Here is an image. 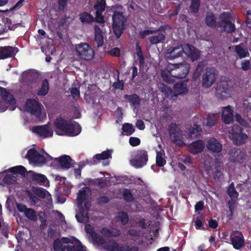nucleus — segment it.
Listing matches in <instances>:
<instances>
[{
	"label": "nucleus",
	"mask_w": 251,
	"mask_h": 251,
	"mask_svg": "<svg viewBox=\"0 0 251 251\" xmlns=\"http://www.w3.org/2000/svg\"><path fill=\"white\" fill-rule=\"evenodd\" d=\"M102 12H95V15L96 17L94 18L95 21L96 22L100 23V24H104V17L102 16Z\"/></svg>",
	"instance_id": "obj_61"
},
{
	"label": "nucleus",
	"mask_w": 251,
	"mask_h": 251,
	"mask_svg": "<svg viewBox=\"0 0 251 251\" xmlns=\"http://www.w3.org/2000/svg\"><path fill=\"white\" fill-rule=\"evenodd\" d=\"M100 233L106 237H118L120 235L121 230L117 228L108 229L103 227L100 230Z\"/></svg>",
	"instance_id": "obj_31"
},
{
	"label": "nucleus",
	"mask_w": 251,
	"mask_h": 251,
	"mask_svg": "<svg viewBox=\"0 0 251 251\" xmlns=\"http://www.w3.org/2000/svg\"><path fill=\"white\" fill-rule=\"evenodd\" d=\"M229 159L231 162L241 164L246 160V152L237 148L231 149L229 151Z\"/></svg>",
	"instance_id": "obj_13"
},
{
	"label": "nucleus",
	"mask_w": 251,
	"mask_h": 251,
	"mask_svg": "<svg viewBox=\"0 0 251 251\" xmlns=\"http://www.w3.org/2000/svg\"><path fill=\"white\" fill-rule=\"evenodd\" d=\"M184 54L189 57L192 62L197 60L200 57V51L194 46L187 44L183 45Z\"/></svg>",
	"instance_id": "obj_18"
},
{
	"label": "nucleus",
	"mask_w": 251,
	"mask_h": 251,
	"mask_svg": "<svg viewBox=\"0 0 251 251\" xmlns=\"http://www.w3.org/2000/svg\"><path fill=\"white\" fill-rule=\"evenodd\" d=\"M32 131L44 138L51 137L53 135V131L50 130V126L48 124L34 126L32 128Z\"/></svg>",
	"instance_id": "obj_20"
},
{
	"label": "nucleus",
	"mask_w": 251,
	"mask_h": 251,
	"mask_svg": "<svg viewBox=\"0 0 251 251\" xmlns=\"http://www.w3.org/2000/svg\"><path fill=\"white\" fill-rule=\"evenodd\" d=\"M168 25H161L157 30H144L140 33L142 38L144 39L147 35L155 33L157 31L165 30V27Z\"/></svg>",
	"instance_id": "obj_49"
},
{
	"label": "nucleus",
	"mask_w": 251,
	"mask_h": 251,
	"mask_svg": "<svg viewBox=\"0 0 251 251\" xmlns=\"http://www.w3.org/2000/svg\"><path fill=\"white\" fill-rule=\"evenodd\" d=\"M79 20L83 24H90L95 21L93 16L87 12H84L79 15Z\"/></svg>",
	"instance_id": "obj_36"
},
{
	"label": "nucleus",
	"mask_w": 251,
	"mask_h": 251,
	"mask_svg": "<svg viewBox=\"0 0 251 251\" xmlns=\"http://www.w3.org/2000/svg\"><path fill=\"white\" fill-rule=\"evenodd\" d=\"M19 51L17 47L10 46L0 47V60L14 57Z\"/></svg>",
	"instance_id": "obj_17"
},
{
	"label": "nucleus",
	"mask_w": 251,
	"mask_h": 251,
	"mask_svg": "<svg viewBox=\"0 0 251 251\" xmlns=\"http://www.w3.org/2000/svg\"><path fill=\"white\" fill-rule=\"evenodd\" d=\"M91 238L95 244L104 246V244L106 243L105 239L97 232L94 234V235Z\"/></svg>",
	"instance_id": "obj_43"
},
{
	"label": "nucleus",
	"mask_w": 251,
	"mask_h": 251,
	"mask_svg": "<svg viewBox=\"0 0 251 251\" xmlns=\"http://www.w3.org/2000/svg\"><path fill=\"white\" fill-rule=\"evenodd\" d=\"M128 235L132 237H140L142 236V232L140 230L130 229L127 231Z\"/></svg>",
	"instance_id": "obj_56"
},
{
	"label": "nucleus",
	"mask_w": 251,
	"mask_h": 251,
	"mask_svg": "<svg viewBox=\"0 0 251 251\" xmlns=\"http://www.w3.org/2000/svg\"><path fill=\"white\" fill-rule=\"evenodd\" d=\"M129 143L131 146L136 147L140 145L141 141L138 137H131L129 139Z\"/></svg>",
	"instance_id": "obj_64"
},
{
	"label": "nucleus",
	"mask_w": 251,
	"mask_h": 251,
	"mask_svg": "<svg viewBox=\"0 0 251 251\" xmlns=\"http://www.w3.org/2000/svg\"><path fill=\"white\" fill-rule=\"evenodd\" d=\"M30 177L33 181L40 184H42L47 179L45 175L36 173L31 174Z\"/></svg>",
	"instance_id": "obj_38"
},
{
	"label": "nucleus",
	"mask_w": 251,
	"mask_h": 251,
	"mask_svg": "<svg viewBox=\"0 0 251 251\" xmlns=\"http://www.w3.org/2000/svg\"><path fill=\"white\" fill-rule=\"evenodd\" d=\"M26 157L30 162L34 165H43L47 161L44 155L41 154L37 150L32 148L29 149L26 155Z\"/></svg>",
	"instance_id": "obj_9"
},
{
	"label": "nucleus",
	"mask_w": 251,
	"mask_h": 251,
	"mask_svg": "<svg viewBox=\"0 0 251 251\" xmlns=\"http://www.w3.org/2000/svg\"><path fill=\"white\" fill-rule=\"evenodd\" d=\"M69 0H57L58 7L57 9L59 11L64 12L65 9L67 6L68 1Z\"/></svg>",
	"instance_id": "obj_55"
},
{
	"label": "nucleus",
	"mask_w": 251,
	"mask_h": 251,
	"mask_svg": "<svg viewBox=\"0 0 251 251\" xmlns=\"http://www.w3.org/2000/svg\"><path fill=\"white\" fill-rule=\"evenodd\" d=\"M166 163V160L162 157V153L160 151L157 152L156 156V164L158 167L164 166Z\"/></svg>",
	"instance_id": "obj_50"
},
{
	"label": "nucleus",
	"mask_w": 251,
	"mask_h": 251,
	"mask_svg": "<svg viewBox=\"0 0 251 251\" xmlns=\"http://www.w3.org/2000/svg\"><path fill=\"white\" fill-rule=\"evenodd\" d=\"M77 55L81 59L90 61L95 56V51L88 43H82L75 45Z\"/></svg>",
	"instance_id": "obj_4"
},
{
	"label": "nucleus",
	"mask_w": 251,
	"mask_h": 251,
	"mask_svg": "<svg viewBox=\"0 0 251 251\" xmlns=\"http://www.w3.org/2000/svg\"><path fill=\"white\" fill-rule=\"evenodd\" d=\"M148 39L151 45H155L164 43L165 40V36L162 33H158L157 35L149 37Z\"/></svg>",
	"instance_id": "obj_34"
},
{
	"label": "nucleus",
	"mask_w": 251,
	"mask_h": 251,
	"mask_svg": "<svg viewBox=\"0 0 251 251\" xmlns=\"http://www.w3.org/2000/svg\"><path fill=\"white\" fill-rule=\"evenodd\" d=\"M206 147L208 150L213 153H219L223 149L222 144L214 138L209 139L206 144Z\"/></svg>",
	"instance_id": "obj_22"
},
{
	"label": "nucleus",
	"mask_w": 251,
	"mask_h": 251,
	"mask_svg": "<svg viewBox=\"0 0 251 251\" xmlns=\"http://www.w3.org/2000/svg\"><path fill=\"white\" fill-rule=\"evenodd\" d=\"M243 44L235 46L234 50L240 58H243L250 56L248 50L242 47Z\"/></svg>",
	"instance_id": "obj_32"
},
{
	"label": "nucleus",
	"mask_w": 251,
	"mask_h": 251,
	"mask_svg": "<svg viewBox=\"0 0 251 251\" xmlns=\"http://www.w3.org/2000/svg\"><path fill=\"white\" fill-rule=\"evenodd\" d=\"M117 218L120 220L122 225L124 226L126 225L128 222L129 216L126 212H122L119 213Z\"/></svg>",
	"instance_id": "obj_51"
},
{
	"label": "nucleus",
	"mask_w": 251,
	"mask_h": 251,
	"mask_svg": "<svg viewBox=\"0 0 251 251\" xmlns=\"http://www.w3.org/2000/svg\"><path fill=\"white\" fill-rule=\"evenodd\" d=\"M205 64L203 61H200L198 63L196 70L192 75V80L195 83H200V76L201 75L202 70L204 69Z\"/></svg>",
	"instance_id": "obj_25"
},
{
	"label": "nucleus",
	"mask_w": 251,
	"mask_h": 251,
	"mask_svg": "<svg viewBox=\"0 0 251 251\" xmlns=\"http://www.w3.org/2000/svg\"><path fill=\"white\" fill-rule=\"evenodd\" d=\"M117 78L118 81L114 82L113 83L112 86L115 89H120L121 90H123L124 87V83L123 82V81L119 80V75H118Z\"/></svg>",
	"instance_id": "obj_58"
},
{
	"label": "nucleus",
	"mask_w": 251,
	"mask_h": 251,
	"mask_svg": "<svg viewBox=\"0 0 251 251\" xmlns=\"http://www.w3.org/2000/svg\"><path fill=\"white\" fill-rule=\"evenodd\" d=\"M95 41L97 44L98 47H101L103 44L104 33L98 25L94 26Z\"/></svg>",
	"instance_id": "obj_28"
},
{
	"label": "nucleus",
	"mask_w": 251,
	"mask_h": 251,
	"mask_svg": "<svg viewBox=\"0 0 251 251\" xmlns=\"http://www.w3.org/2000/svg\"><path fill=\"white\" fill-rule=\"evenodd\" d=\"M17 177L13 175H6L3 179L4 183L7 185L13 184L16 182Z\"/></svg>",
	"instance_id": "obj_47"
},
{
	"label": "nucleus",
	"mask_w": 251,
	"mask_h": 251,
	"mask_svg": "<svg viewBox=\"0 0 251 251\" xmlns=\"http://www.w3.org/2000/svg\"><path fill=\"white\" fill-rule=\"evenodd\" d=\"M229 13L224 12L221 15V21L219 26L223 27L224 31L232 33L235 30V25L229 21Z\"/></svg>",
	"instance_id": "obj_14"
},
{
	"label": "nucleus",
	"mask_w": 251,
	"mask_h": 251,
	"mask_svg": "<svg viewBox=\"0 0 251 251\" xmlns=\"http://www.w3.org/2000/svg\"><path fill=\"white\" fill-rule=\"evenodd\" d=\"M8 171L13 173V175L19 174L21 175H25L26 170L24 166L19 165L9 168Z\"/></svg>",
	"instance_id": "obj_39"
},
{
	"label": "nucleus",
	"mask_w": 251,
	"mask_h": 251,
	"mask_svg": "<svg viewBox=\"0 0 251 251\" xmlns=\"http://www.w3.org/2000/svg\"><path fill=\"white\" fill-rule=\"evenodd\" d=\"M1 97L2 99L6 101L7 103L13 105L15 104L16 102L15 99L13 96L8 91L6 88L1 87Z\"/></svg>",
	"instance_id": "obj_26"
},
{
	"label": "nucleus",
	"mask_w": 251,
	"mask_h": 251,
	"mask_svg": "<svg viewBox=\"0 0 251 251\" xmlns=\"http://www.w3.org/2000/svg\"><path fill=\"white\" fill-rule=\"evenodd\" d=\"M54 126L55 131L58 135H63L65 133L72 136H76L81 131V127L78 123H73L71 120L67 121L61 117L55 120Z\"/></svg>",
	"instance_id": "obj_3"
},
{
	"label": "nucleus",
	"mask_w": 251,
	"mask_h": 251,
	"mask_svg": "<svg viewBox=\"0 0 251 251\" xmlns=\"http://www.w3.org/2000/svg\"><path fill=\"white\" fill-rule=\"evenodd\" d=\"M230 240L234 248L240 249L244 245V239L242 234L238 231L232 232L230 234Z\"/></svg>",
	"instance_id": "obj_19"
},
{
	"label": "nucleus",
	"mask_w": 251,
	"mask_h": 251,
	"mask_svg": "<svg viewBox=\"0 0 251 251\" xmlns=\"http://www.w3.org/2000/svg\"><path fill=\"white\" fill-rule=\"evenodd\" d=\"M49 83L47 79L45 78L42 81L41 87L37 92L39 96H45L49 92Z\"/></svg>",
	"instance_id": "obj_35"
},
{
	"label": "nucleus",
	"mask_w": 251,
	"mask_h": 251,
	"mask_svg": "<svg viewBox=\"0 0 251 251\" xmlns=\"http://www.w3.org/2000/svg\"><path fill=\"white\" fill-rule=\"evenodd\" d=\"M125 9L122 5L117 4L107 6L106 12L112 14V28L114 34L117 38H120L125 29L127 18L124 15Z\"/></svg>",
	"instance_id": "obj_2"
},
{
	"label": "nucleus",
	"mask_w": 251,
	"mask_h": 251,
	"mask_svg": "<svg viewBox=\"0 0 251 251\" xmlns=\"http://www.w3.org/2000/svg\"><path fill=\"white\" fill-rule=\"evenodd\" d=\"M161 92L163 93L167 98L171 97L173 95V90L167 85L161 83L159 86Z\"/></svg>",
	"instance_id": "obj_41"
},
{
	"label": "nucleus",
	"mask_w": 251,
	"mask_h": 251,
	"mask_svg": "<svg viewBox=\"0 0 251 251\" xmlns=\"http://www.w3.org/2000/svg\"><path fill=\"white\" fill-rule=\"evenodd\" d=\"M199 117H195L194 120V124L193 126L191 127L189 130V135L191 137H197L200 135L201 132L202 130V127L199 122L197 120Z\"/></svg>",
	"instance_id": "obj_29"
},
{
	"label": "nucleus",
	"mask_w": 251,
	"mask_h": 251,
	"mask_svg": "<svg viewBox=\"0 0 251 251\" xmlns=\"http://www.w3.org/2000/svg\"><path fill=\"white\" fill-rule=\"evenodd\" d=\"M123 131L126 133L127 136L131 135L135 132V128L131 124L125 123L122 126Z\"/></svg>",
	"instance_id": "obj_44"
},
{
	"label": "nucleus",
	"mask_w": 251,
	"mask_h": 251,
	"mask_svg": "<svg viewBox=\"0 0 251 251\" xmlns=\"http://www.w3.org/2000/svg\"><path fill=\"white\" fill-rule=\"evenodd\" d=\"M174 90L176 96L186 94L188 91L187 82H176L174 85Z\"/></svg>",
	"instance_id": "obj_24"
},
{
	"label": "nucleus",
	"mask_w": 251,
	"mask_h": 251,
	"mask_svg": "<svg viewBox=\"0 0 251 251\" xmlns=\"http://www.w3.org/2000/svg\"><path fill=\"white\" fill-rule=\"evenodd\" d=\"M104 248L110 251H117L119 244L116 241L109 242L106 245H104Z\"/></svg>",
	"instance_id": "obj_53"
},
{
	"label": "nucleus",
	"mask_w": 251,
	"mask_h": 251,
	"mask_svg": "<svg viewBox=\"0 0 251 251\" xmlns=\"http://www.w3.org/2000/svg\"><path fill=\"white\" fill-rule=\"evenodd\" d=\"M124 99L127 101L131 102L132 105L134 107L139 106L141 102L140 97L136 94H133L132 95L125 94L124 96Z\"/></svg>",
	"instance_id": "obj_30"
},
{
	"label": "nucleus",
	"mask_w": 251,
	"mask_h": 251,
	"mask_svg": "<svg viewBox=\"0 0 251 251\" xmlns=\"http://www.w3.org/2000/svg\"><path fill=\"white\" fill-rule=\"evenodd\" d=\"M241 69L244 71H247L249 69L251 71V64L249 60H245L241 62Z\"/></svg>",
	"instance_id": "obj_62"
},
{
	"label": "nucleus",
	"mask_w": 251,
	"mask_h": 251,
	"mask_svg": "<svg viewBox=\"0 0 251 251\" xmlns=\"http://www.w3.org/2000/svg\"><path fill=\"white\" fill-rule=\"evenodd\" d=\"M230 88L226 81H221L218 83L216 95L218 98L222 100L230 97Z\"/></svg>",
	"instance_id": "obj_16"
},
{
	"label": "nucleus",
	"mask_w": 251,
	"mask_h": 251,
	"mask_svg": "<svg viewBox=\"0 0 251 251\" xmlns=\"http://www.w3.org/2000/svg\"><path fill=\"white\" fill-rule=\"evenodd\" d=\"M235 121L245 127H247L249 125L248 123L239 114H236Z\"/></svg>",
	"instance_id": "obj_57"
},
{
	"label": "nucleus",
	"mask_w": 251,
	"mask_h": 251,
	"mask_svg": "<svg viewBox=\"0 0 251 251\" xmlns=\"http://www.w3.org/2000/svg\"><path fill=\"white\" fill-rule=\"evenodd\" d=\"M108 54L111 56L119 57L121 55V51L119 48L115 47L109 50Z\"/></svg>",
	"instance_id": "obj_59"
},
{
	"label": "nucleus",
	"mask_w": 251,
	"mask_h": 251,
	"mask_svg": "<svg viewBox=\"0 0 251 251\" xmlns=\"http://www.w3.org/2000/svg\"><path fill=\"white\" fill-rule=\"evenodd\" d=\"M183 54V46L178 45L169 47L165 53V58L167 60H174L182 57Z\"/></svg>",
	"instance_id": "obj_12"
},
{
	"label": "nucleus",
	"mask_w": 251,
	"mask_h": 251,
	"mask_svg": "<svg viewBox=\"0 0 251 251\" xmlns=\"http://www.w3.org/2000/svg\"><path fill=\"white\" fill-rule=\"evenodd\" d=\"M148 160V152L145 150H138L134 158L131 160V164L136 168L146 165Z\"/></svg>",
	"instance_id": "obj_11"
},
{
	"label": "nucleus",
	"mask_w": 251,
	"mask_h": 251,
	"mask_svg": "<svg viewBox=\"0 0 251 251\" xmlns=\"http://www.w3.org/2000/svg\"><path fill=\"white\" fill-rule=\"evenodd\" d=\"M78 207V210L75 214V218L77 222L80 223H87L89 221L88 212L84 209L83 206Z\"/></svg>",
	"instance_id": "obj_27"
},
{
	"label": "nucleus",
	"mask_w": 251,
	"mask_h": 251,
	"mask_svg": "<svg viewBox=\"0 0 251 251\" xmlns=\"http://www.w3.org/2000/svg\"><path fill=\"white\" fill-rule=\"evenodd\" d=\"M47 158L49 161H52L51 166L55 169H68L73 164V160L70 156L67 155H62L59 158H54L48 155Z\"/></svg>",
	"instance_id": "obj_7"
},
{
	"label": "nucleus",
	"mask_w": 251,
	"mask_h": 251,
	"mask_svg": "<svg viewBox=\"0 0 251 251\" xmlns=\"http://www.w3.org/2000/svg\"><path fill=\"white\" fill-rule=\"evenodd\" d=\"M236 201L235 200H234V199H231V200L227 202L229 210L231 216H232L233 215L236 205Z\"/></svg>",
	"instance_id": "obj_63"
},
{
	"label": "nucleus",
	"mask_w": 251,
	"mask_h": 251,
	"mask_svg": "<svg viewBox=\"0 0 251 251\" xmlns=\"http://www.w3.org/2000/svg\"><path fill=\"white\" fill-rule=\"evenodd\" d=\"M106 1L105 0H101L96 3L94 6L96 9V12H102L105 9L106 10L107 7L106 6Z\"/></svg>",
	"instance_id": "obj_46"
},
{
	"label": "nucleus",
	"mask_w": 251,
	"mask_h": 251,
	"mask_svg": "<svg viewBox=\"0 0 251 251\" xmlns=\"http://www.w3.org/2000/svg\"><path fill=\"white\" fill-rule=\"evenodd\" d=\"M216 70L214 68H207L202 76V86L206 88L211 86L216 80Z\"/></svg>",
	"instance_id": "obj_10"
},
{
	"label": "nucleus",
	"mask_w": 251,
	"mask_h": 251,
	"mask_svg": "<svg viewBox=\"0 0 251 251\" xmlns=\"http://www.w3.org/2000/svg\"><path fill=\"white\" fill-rule=\"evenodd\" d=\"M207 123L206 124V126L211 127L213 126H215L216 124V116L215 115H208L206 118Z\"/></svg>",
	"instance_id": "obj_54"
},
{
	"label": "nucleus",
	"mask_w": 251,
	"mask_h": 251,
	"mask_svg": "<svg viewBox=\"0 0 251 251\" xmlns=\"http://www.w3.org/2000/svg\"><path fill=\"white\" fill-rule=\"evenodd\" d=\"M25 216L29 220L36 221L37 219V216L35 210L31 208H28L25 211Z\"/></svg>",
	"instance_id": "obj_42"
},
{
	"label": "nucleus",
	"mask_w": 251,
	"mask_h": 251,
	"mask_svg": "<svg viewBox=\"0 0 251 251\" xmlns=\"http://www.w3.org/2000/svg\"><path fill=\"white\" fill-rule=\"evenodd\" d=\"M233 110L232 107L228 105L226 107H225L223 108L222 118L223 122L226 124H229L233 121Z\"/></svg>",
	"instance_id": "obj_23"
},
{
	"label": "nucleus",
	"mask_w": 251,
	"mask_h": 251,
	"mask_svg": "<svg viewBox=\"0 0 251 251\" xmlns=\"http://www.w3.org/2000/svg\"><path fill=\"white\" fill-rule=\"evenodd\" d=\"M243 129L239 125H234L229 132L233 143L238 146L246 142L248 136L243 133Z\"/></svg>",
	"instance_id": "obj_5"
},
{
	"label": "nucleus",
	"mask_w": 251,
	"mask_h": 251,
	"mask_svg": "<svg viewBox=\"0 0 251 251\" xmlns=\"http://www.w3.org/2000/svg\"><path fill=\"white\" fill-rule=\"evenodd\" d=\"M227 194L231 199L238 198L239 193L235 189L234 182H232L228 186L227 189Z\"/></svg>",
	"instance_id": "obj_40"
},
{
	"label": "nucleus",
	"mask_w": 251,
	"mask_h": 251,
	"mask_svg": "<svg viewBox=\"0 0 251 251\" xmlns=\"http://www.w3.org/2000/svg\"><path fill=\"white\" fill-rule=\"evenodd\" d=\"M204 147V143L202 140L193 141L189 145V152L194 155L198 154L203 151Z\"/></svg>",
	"instance_id": "obj_21"
},
{
	"label": "nucleus",
	"mask_w": 251,
	"mask_h": 251,
	"mask_svg": "<svg viewBox=\"0 0 251 251\" xmlns=\"http://www.w3.org/2000/svg\"><path fill=\"white\" fill-rule=\"evenodd\" d=\"M111 157V152L109 151H104L100 154H96L93 157L94 159H96L98 160H103Z\"/></svg>",
	"instance_id": "obj_45"
},
{
	"label": "nucleus",
	"mask_w": 251,
	"mask_h": 251,
	"mask_svg": "<svg viewBox=\"0 0 251 251\" xmlns=\"http://www.w3.org/2000/svg\"><path fill=\"white\" fill-rule=\"evenodd\" d=\"M200 7V0H192L190 8L195 13L199 12Z\"/></svg>",
	"instance_id": "obj_52"
},
{
	"label": "nucleus",
	"mask_w": 251,
	"mask_h": 251,
	"mask_svg": "<svg viewBox=\"0 0 251 251\" xmlns=\"http://www.w3.org/2000/svg\"><path fill=\"white\" fill-rule=\"evenodd\" d=\"M123 198L127 202H131L134 200L130 190L127 188L124 189Z\"/></svg>",
	"instance_id": "obj_48"
},
{
	"label": "nucleus",
	"mask_w": 251,
	"mask_h": 251,
	"mask_svg": "<svg viewBox=\"0 0 251 251\" xmlns=\"http://www.w3.org/2000/svg\"><path fill=\"white\" fill-rule=\"evenodd\" d=\"M168 131L173 143L180 147L185 144L182 140V132L176 124L171 123L168 126Z\"/></svg>",
	"instance_id": "obj_8"
},
{
	"label": "nucleus",
	"mask_w": 251,
	"mask_h": 251,
	"mask_svg": "<svg viewBox=\"0 0 251 251\" xmlns=\"http://www.w3.org/2000/svg\"><path fill=\"white\" fill-rule=\"evenodd\" d=\"M190 64L187 63L172 64L169 63L164 70L161 72L164 81L172 84L175 81L174 78H183L189 72Z\"/></svg>",
	"instance_id": "obj_1"
},
{
	"label": "nucleus",
	"mask_w": 251,
	"mask_h": 251,
	"mask_svg": "<svg viewBox=\"0 0 251 251\" xmlns=\"http://www.w3.org/2000/svg\"><path fill=\"white\" fill-rule=\"evenodd\" d=\"M109 201L110 199L107 196H101L97 199V203L100 205L107 204Z\"/></svg>",
	"instance_id": "obj_60"
},
{
	"label": "nucleus",
	"mask_w": 251,
	"mask_h": 251,
	"mask_svg": "<svg viewBox=\"0 0 251 251\" xmlns=\"http://www.w3.org/2000/svg\"><path fill=\"white\" fill-rule=\"evenodd\" d=\"M41 104L35 99H28L26 103L27 111L36 117H39L41 116Z\"/></svg>",
	"instance_id": "obj_15"
},
{
	"label": "nucleus",
	"mask_w": 251,
	"mask_h": 251,
	"mask_svg": "<svg viewBox=\"0 0 251 251\" xmlns=\"http://www.w3.org/2000/svg\"><path fill=\"white\" fill-rule=\"evenodd\" d=\"M53 248L54 251H81L83 247L78 240L73 244L64 245L61 243L60 239L57 238L53 242Z\"/></svg>",
	"instance_id": "obj_6"
},
{
	"label": "nucleus",
	"mask_w": 251,
	"mask_h": 251,
	"mask_svg": "<svg viewBox=\"0 0 251 251\" xmlns=\"http://www.w3.org/2000/svg\"><path fill=\"white\" fill-rule=\"evenodd\" d=\"M205 24L212 28H215L217 26L216 18L213 13H208L205 18Z\"/></svg>",
	"instance_id": "obj_37"
},
{
	"label": "nucleus",
	"mask_w": 251,
	"mask_h": 251,
	"mask_svg": "<svg viewBox=\"0 0 251 251\" xmlns=\"http://www.w3.org/2000/svg\"><path fill=\"white\" fill-rule=\"evenodd\" d=\"M88 197V193L85 189L80 190L78 192L77 198L76 203L77 207H81L83 203L86 201Z\"/></svg>",
	"instance_id": "obj_33"
}]
</instances>
